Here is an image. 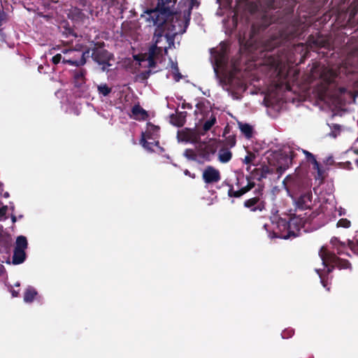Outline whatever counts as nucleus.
I'll return each mask as SVG.
<instances>
[{
	"label": "nucleus",
	"mask_w": 358,
	"mask_h": 358,
	"mask_svg": "<svg viewBox=\"0 0 358 358\" xmlns=\"http://www.w3.org/2000/svg\"><path fill=\"white\" fill-rule=\"evenodd\" d=\"M143 17L150 26H157L153 44L148 53L135 55L134 59L139 66L153 68L161 62L167 49L174 45V37L185 31L187 22L180 15L170 13L166 10H151L145 12Z\"/></svg>",
	"instance_id": "nucleus-1"
},
{
	"label": "nucleus",
	"mask_w": 358,
	"mask_h": 358,
	"mask_svg": "<svg viewBox=\"0 0 358 358\" xmlns=\"http://www.w3.org/2000/svg\"><path fill=\"white\" fill-rule=\"evenodd\" d=\"M299 216L290 218L288 223L282 218H278L275 223L273 221V224L275 225L273 227L275 236L283 239L298 236L304 224V221Z\"/></svg>",
	"instance_id": "nucleus-2"
},
{
	"label": "nucleus",
	"mask_w": 358,
	"mask_h": 358,
	"mask_svg": "<svg viewBox=\"0 0 358 358\" xmlns=\"http://www.w3.org/2000/svg\"><path fill=\"white\" fill-rule=\"evenodd\" d=\"M226 50V45L220 43L219 50H212L211 56L214 60V71L217 76H223L227 78L229 76V81L231 79V73L228 75V71L226 67V59L224 52Z\"/></svg>",
	"instance_id": "nucleus-3"
},
{
	"label": "nucleus",
	"mask_w": 358,
	"mask_h": 358,
	"mask_svg": "<svg viewBox=\"0 0 358 358\" xmlns=\"http://www.w3.org/2000/svg\"><path fill=\"white\" fill-rule=\"evenodd\" d=\"M159 128L152 124H148L145 131H142L141 143L145 149L156 151L159 149Z\"/></svg>",
	"instance_id": "nucleus-4"
},
{
	"label": "nucleus",
	"mask_w": 358,
	"mask_h": 358,
	"mask_svg": "<svg viewBox=\"0 0 358 358\" xmlns=\"http://www.w3.org/2000/svg\"><path fill=\"white\" fill-rule=\"evenodd\" d=\"M63 62L78 66L85 64V55H88L90 51L83 52L78 50H67L63 51Z\"/></svg>",
	"instance_id": "nucleus-5"
},
{
	"label": "nucleus",
	"mask_w": 358,
	"mask_h": 358,
	"mask_svg": "<svg viewBox=\"0 0 358 358\" xmlns=\"http://www.w3.org/2000/svg\"><path fill=\"white\" fill-rule=\"evenodd\" d=\"M92 57L96 62L103 71H107L112 64L111 55L101 46L95 47L92 49Z\"/></svg>",
	"instance_id": "nucleus-6"
},
{
	"label": "nucleus",
	"mask_w": 358,
	"mask_h": 358,
	"mask_svg": "<svg viewBox=\"0 0 358 358\" xmlns=\"http://www.w3.org/2000/svg\"><path fill=\"white\" fill-rule=\"evenodd\" d=\"M320 256L322 259L323 266L327 267V272H330L331 267V264L337 265L341 268H348L349 263L348 262H342L338 259L334 255L329 252L324 247H322L320 251Z\"/></svg>",
	"instance_id": "nucleus-7"
},
{
	"label": "nucleus",
	"mask_w": 358,
	"mask_h": 358,
	"mask_svg": "<svg viewBox=\"0 0 358 358\" xmlns=\"http://www.w3.org/2000/svg\"><path fill=\"white\" fill-rule=\"evenodd\" d=\"M202 177L206 183L217 182L220 180V173L214 167L208 166L203 171Z\"/></svg>",
	"instance_id": "nucleus-8"
},
{
	"label": "nucleus",
	"mask_w": 358,
	"mask_h": 358,
	"mask_svg": "<svg viewBox=\"0 0 358 358\" xmlns=\"http://www.w3.org/2000/svg\"><path fill=\"white\" fill-rule=\"evenodd\" d=\"M284 154L280 155L277 164V169L280 171L285 170L292 162V157L287 155V152L285 150Z\"/></svg>",
	"instance_id": "nucleus-9"
},
{
	"label": "nucleus",
	"mask_w": 358,
	"mask_h": 358,
	"mask_svg": "<svg viewBox=\"0 0 358 358\" xmlns=\"http://www.w3.org/2000/svg\"><path fill=\"white\" fill-rule=\"evenodd\" d=\"M311 196L310 194H305L301 195L297 201H296V206L299 209H304L309 208L311 203Z\"/></svg>",
	"instance_id": "nucleus-10"
},
{
	"label": "nucleus",
	"mask_w": 358,
	"mask_h": 358,
	"mask_svg": "<svg viewBox=\"0 0 358 358\" xmlns=\"http://www.w3.org/2000/svg\"><path fill=\"white\" fill-rule=\"evenodd\" d=\"M195 138L194 132L190 130H182L178 133V138L179 141H194Z\"/></svg>",
	"instance_id": "nucleus-11"
},
{
	"label": "nucleus",
	"mask_w": 358,
	"mask_h": 358,
	"mask_svg": "<svg viewBox=\"0 0 358 358\" xmlns=\"http://www.w3.org/2000/svg\"><path fill=\"white\" fill-rule=\"evenodd\" d=\"M302 151H303V154L306 155V158L312 162V163L313 164V169L315 170H316L317 172L318 178H322V171H321V169L320 168V165L317 163V162L316 161L314 156L308 151H306L304 150H303Z\"/></svg>",
	"instance_id": "nucleus-12"
},
{
	"label": "nucleus",
	"mask_w": 358,
	"mask_h": 358,
	"mask_svg": "<svg viewBox=\"0 0 358 358\" xmlns=\"http://www.w3.org/2000/svg\"><path fill=\"white\" fill-rule=\"evenodd\" d=\"M26 257L25 251L22 250L15 249L13 257V264H20L22 263Z\"/></svg>",
	"instance_id": "nucleus-13"
},
{
	"label": "nucleus",
	"mask_w": 358,
	"mask_h": 358,
	"mask_svg": "<svg viewBox=\"0 0 358 358\" xmlns=\"http://www.w3.org/2000/svg\"><path fill=\"white\" fill-rule=\"evenodd\" d=\"M132 115L136 120H144L147 117V113L140 106H135L132 109Z\"/></svg>",
	"instance_id": "nucleus-14"
},
{
	"label": "nucleus",
	"mask_w": 358,
	"mask_h": 358,
	"mask_svg": "<svg viewBox=\"0 0 358 358\" xmlns=\"http://www.w3.org/2000/svg\"><path fill=\"white\" fill-rule=\"evenodd\" d=\"M37 295L36 290L33 287H28L24 294V301L26 303L32 302L36 296Z\"/></svg>",
	"instance_id": "nucleus-15"
},
{
	"label": "nucleus",
	"mask_w": 358,
	"mask_h": 358,
	"mask_svg": "<svg viewBox=\"0 0 358 358\" xmlns=\"http://www.w3.org/2000/svg\"><path fill=\"white\" fill-rule=\"evenodd\" d=\"M238 127L240 129V130L241 131V132L247 137V138H250L252 135V127L248 124H244V123H242V122H238Z\"/></svg>",
	"instance_id": "nucleus-16"
},
{
	"label": "nucleus",
	"mask_w": 358,
	"mask_h": 358,
	"mask_svg": "<svg viewBox=\"0 0 358 358\" xmlns=\"http://www.w3.org/2000/svg\"><path fill=\"white\" fill-rule=\"evenodd\" d=\"M169 65V67L170 68V71H171V73L173 74L174 79L176 81H178L181 78V75L178 72L177 63L174 62L173 61L170 59Z\"/></svg>",
	"instance_id": "nucleus-17"
},
{
	"label": "nucleus",
	"mask_w": 358,
	"mask_h": 358,
	"mask_svg": "<svg viewBox=\"0 0 358 358\" xmlns=\"http://www.w3.org/2000/svg\"><path fill=\"white\" fill-rule=\"evenodd\" d=\"M231 158V153L227 149H222L219 152V159L222 163L229 162Z\"/></svg>",
	"instance_id": "nucleus-18"
},
{
	"label": "nucleus",
	"mask_w": 358,
	"mask_h": 358,
	"mask_svg": "<svg viewBox=\"0 0 358 358\" xmlns=\"http://www.w3.org/2000/svg\"><path fill=\"white\" fill-rule=\"evenodd\" d=\"M27 247V238L23 236H20L16 239L15 249L25 250Z\"/></svg>",
	"instance_id": "nucleus-19"
},
{
	"label": "nucleus",
	"mask_w": 358,
	"mask_h": 358,
	"mask_svg": "<svg viewBox=\"0 0 358 358\" xmlns=\"http://www.w3.org/2000/svg\"><path fill=\"white\" fill-rule=\"evenodd\" d=\"M335 76V72L329 69H324L321 73L322 78L327 82H331Z\"/></svg>",
	"instance_id": "nucleus-20"
},
{
	"label": "nucleus",
	"mask_w": 358,
	"mask_h": 358,
	"mask_svg": "<svg viewBox=\"0 0 358 358\" xmlns=\"http://www.w3.org/2000/svg\"><path fill=\"white\" fill-rule=\"evenodd\" d=\"M98 92L99 94L107 96L111 92V88L109 87L106 84H101L97 86Z\"/></svg>",
	"instance_id": "nucleus-21"
},
{
	"label": "nucleus",
	"mask_w": 358,
	"mask_h": 358,
	"mask_svg": "<svg viewBox=\"0 0 358 358\" xmlns=\"http://www.w3.org/2000/svg\"><path fill=\"white\" fill-rule=\"evenodd\" d=\"M215 122H216V118L214 115H212L209 117V119H208L205 122L203 127V130L206 131L209 130L212 127V126L215 123Z\"/></svg>",
	"instance_id": "nucleus-22"
},
{
	"label": "nucleus",
	"mask_w": 358,
	"mask_h": 358,
	"mask_svg": "<svg viewBox=\"0 0 358 358\" xmlns=\"http://www.w3.org/2000/svg\"><path fill=\"white\" fill-rule=\"evenodd\" d=\"M76 85L78 86L81 85L84 83V75L83 73H78L75 76Z\"/></svg>",
	"instance_id": "nucleus-23"
},
{
	"label": "nucleus",
	"mask_w": 358,
	"mask_h": 358,
	"mask_svg": "<svg viewBox=\"0 0 358 358\" xmlns=\"http://www.w3.org/2000/svg\"><path fill=\"white\" fill-rule=\"evenodd\" d=\"M350 225V222L346 219H341L337 223V227H342L345 228L349 227Z\"/></svg>",
	"instance_id": "nucleus-24"
},
{
	"label": "nucleus",
	"mask_w": 358,
	"mask_h": 358,
	"mask_svg": "<svg viewBox=\"0 0 358 358\" xmlns=\"http://www.w3.org/2000/svg\"><path fill=\"white\" fill-rule=\"evenodd\" d=\"M63 60V57L61 54H57L52 57V62L54 64H58L61 60Z\"/></svg>",
	"instance_id": "nucleus-25"
},
{
	"label": "nucleus",
	"mask_w": 358,
	"mask_h": 358,
	"mask_svg": "<svg viewBox=\"0 0 358 358\" xmlns=\"http://www.w3.org/2000/svg\"><path fill=\"white\" fill-rule=\"evenodd\" d=\"M255 156L252 154H248L247 156L244 158V162L245 164H250L254 159Z\"/></svg>",
	"instance_id": "nucleus-26"
},
{
	"label": "nucleus",
	"mask_w": 358,
	"mask_h": 358,
	"mask_svg": "<svg viewBox=\"0 0 358 358\" xmlns=\"http://www.w3.org/2000/svg\"><path fill=\"white\" fill-rule=\"evenodd\" d=\"M257 200L256 199H249L245 203V206L246 207H250L253 205H255L256 203H257Z\"/></svg>",
	"instance_id": "nucleus-27"
},
{
	"label": "nucleus",
	"mask_w": 358,
	"mask_h": 358,
	"mask_svg": "<svg viewBox=\"0 0 358 358\" xmlns=\"http://www.w3.org/2000/svg\"><path fill=\"white\" fill-rule=\"evenodd\" d=\"M252 186H250L248 187H244L241 189V192H236L235 196H239L242 194H243L244 193L247 192L248 191H249L251 188H252Z\"/></svg>",
	"instance_id": "nucleus-28"
},
{
	"label": "nucleus",
	"mask_w": 358,
	"mask_h": 358,
	"mask_svg": "<svg viewBox=\"0 0 358 358\" xmlns=\"http://www.w3.org/2000/svg\"><path fill=\"white\" fill-rule=\"evenodd\" d=\"M150 71H145V72H142L140 75H138V78L140 79H142V80H145L146 78H148V77L150 75Z\"/></svg>",
	"instance_id": "nucleus-29"
},
{
	"label": "nucleus",
	"mask_w": 358,
	"mask_h": 358,
	"mask_svg": "<svg viewBox=\"0 0 358 358\" xmlns=\"http://www.w3.org/2000/svg\"><path fill=\"white\" fill-rule=\"evenodd\" d=\"M6 210H7L6 206H4L0 208V219L5 215Z\"/></svg>",
	"instance_id": "nucleus-30"
},
{
	"label": "nucleus",
	"mask_w": 358,
	"mask_h": 358,
	"mask_svg": "<svg viewBox=\"0 0 358 358\" xmlns=\"http://www.w3.org/2000/svg\"><path fill=\"white\" fill-rule=\"evenodd\" d=\"M171 122L173 124H176L177 126H182V122L181 120H180L179 122H174V119H173V117H171Z\"/></svg>",
	"instance_id": "nucleus-31"
},
{
	"label": "nucleus",
	"mask_w": 358,
	"mask_h": 358,
	"mask_svg": "<svg viewBox=\"0 0 358 358\" xmlns=\"http://www.w3.org/2000/svg\"><path fill=\"white\" fill-rule=\"evenodd\" d=\"M4 272H5L4 266L1 264H0V276L1 275H3L4 273Z\"/></svg>",
	"instance_id": "nucleus-32"
},
{
	"label": "nucleus",
	"mask_w": 358,
	"mask_h": 358,
	"mask_svg": "<svg viewBox=\"0 0 358 358\" xmlns=\"http://www.w3.org/2000/svg\"><path fill=\"white\" fill-rule=\"evenodd\" d=\"M11 293H12L13 296H17L18 294V293L17 292H15V290H13L11 292Z\"/></svg>",
	"instance_id": "nucleus-33"
},
{
	"label": "nucleus",
	"mask_w": 358,
	"mask_h": 358,
	"mask_svg": "<svg viewBox=\"0 0 358 358\" xmlns=\"http://www.w3.org/2000/svg\"><path fill=\"white\" fill-rule=\"evenodd\" d=\"M357 98H358V92L354 95V97H353V99H354V101H355V99H356Z\"/></svg>",
	"instance_id": "nucleus-34"
},
{
	"label": "nucleus",
	"mask_w": 358,
	"mask_h": 358,
	"mask_svg": "<svg viewBox=\"0 0 358 358\" xmlns=\"http://www.w3.org/2000/svg\"><path fill=\"white\" fill-rule=\"evenodd\" d=\"M12 221L13 222H15L16 221V217L15 216L12 217Z\"/></svg>",
	"instance_id": "nucleus-35"
},
{
	"label": "nucleus",
	"mask_w": 358,
	"mask_h": 358,
	"mask_svg": "<svg viewBox=\"0 0 358 358\" xmlns=\"http://www.w3.org/2000/svg\"><path fill=\"white\" fill-rule=\"evenodd\" d=\"M317 273L319 274V275H320V277H322V273H320V271H319L318 269L317 270Z\"/></svg>",
	"instance_id": "nucleus-36"
},
{
	"label": "nucleus",
	"mask_w": 358,
	"mask_h": 358,
	"mask_svg": "<svg viewBox=\"0 0 358 358\" xmlns=\"http://www.w3.org/2000/svg\"><path fill=\"white\" fill-rule=\"evenodd\" d=\"M4 196H5V197H8V192H6V193L4 194Z\"/></svg>",
	"instance_id": "nucleus-37"
},
{
	"label": "nucleus",
	"mask_w": 358,
	"mask_h": 358,
	"mask_svg": "<svg viewBox=\"0 0 358 358\" xmlns=\"http://www.w3.org/2000/svg\"><path fill=\"white\" fill-rule=\"evenodd\" d=\"M15 285H16L17 287H19V286H20V284H19V283H17Z\"/></svg>",
	"instance_id": "nucleus-38"
},
{
	"label": "nucleus",
	"mask_w": 358,
	"mask_h": 358,
	"mask_svg": "<svg viewBox=\"0 0 358 358\" xmlns=\"http://www.w3.org/2000/svg\"><path fill=\"white\" fill-rule=\"evenodd\" d=\"M357 153H358V150H357Z\"/></svg>",
	"instance_id": "nucleus-39"
}]
</instances>
